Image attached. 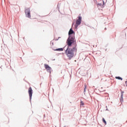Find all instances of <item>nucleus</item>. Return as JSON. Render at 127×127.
<instances>
[{
	"label": "nucleus",
	"instance_id": "13",
	"mask_svg": "<svg viewBox=\"0 0 127 127\" xmlns=\"http://www.w3.org/2000/svg\"><path fill=\"white\" fill-rule=\"evenodd\" d=\"M84 104L83 101L80 102V106H84Z\"/></svg>",
	"mask_w": 127,
	"mask_h": 127
},
{
	"label": "nucleus",
	"instance_id": "10",
	"mask_svg": "<svg viewBox=\"0 0 127 127\" xmlns=\"http://www.w3.org/2000/svg\"><path fill=\"white\" fill-rule=\"evenodd\" d=\"M116 79H118V80H123V78L120 77V76H116L115 77Z\"/></svg>",
	"mask_w": 127,
	"mask_h": 127
},
{
	"label": "nucleus",
	"instance_id": "8",
	"mask_svg": "<svg viewBox=\"0 0 127 127\" xmlns=\"http://www.w3.org/2000/svg\"><path fill=\"white\" fill-rule=\"evenodd\" d=\"M87 91V84H84V94L86 93V91Z\"/></svg>",
	"mask_w": 127,
	"mask_h": 127
},
{
	"label": "nucleus",
	"instance_id": "5",
	"mask_svg": "<svg viewBox=\"0 0 127 127\" xmlns=\"http://www.w3.org/2000/svg\"><path fill=\"white\" fill-rule=\"evenodd\" d=\"M33 90L32 88H31V87H30L28 89V94L30 97V100H31L32 98V94H33Z\"/></svg>",
	"mask_w": 127,
	"mask_h": 127
},
{
	"label": "nucleus",
	"instance_id": "14",
	"mask_svg": "<svg viewBox=\"0 0 127 127\" xmlns=\"http://www.w3.org/2000/svg\"><path fill=\"white\" fill-rule=\"evenodd\" d=\"M98 5H99L100 6H102V3H99L98 4Z\"/></svg>",
	"mask_w": 127,
	"mask_h": 127
},
{
	"label": "nucleus",
	"instance_id": "16",
	"mask_svg": "<svg viewBox=\"0 0 127 127\" xmlns=\"http://www.w3.org/2000/svg\"><path fill=\"white\" fill-rule=\"evenodd\" d=\"M126 122H127V121Z\"/></svg>",
	"mask_w": 127,
	"mask_h": 127
},
{
	"label": "nucleus",
	"instance_id": "4",
	"mask_svg": "<svg viewBox=\"0 0 127 127\" xmlns=\"http://www.w3.org/2000/svg\"><path fill=\"white\" fill-rule=\"evenodd\" d=\"M25 13L28 18L31 17V15H30V9H29V8H27L25 10Z\"/></svg>",
	"mask_w": 127,
	"mask_h": 127
},
{
	"label": "nucleus",
	"instance_id": "1",
	"mask_svg": "<svg viewBox=\"0 0 127 127\" xmlns=\"http://www.w3.org/2000/svg\"><path fill=\"white\" fill-rule=\"evenodd\" d=\"M74 52H77V48L75 46L73 48L67 47L66 50L65 51V54L68 57L69 60H71L74 57Z\"/></svg>",
	"mask_w": 127,
	"mask_h": 127
},
{
	"label": "nucleus",
	"instance_id": "11",
	"mask_svg": "<svg viewBox=\"0 0 127 127\" xmlns=\"http://www.w3.org/2000/svg\"><path fill=\"white\" fill-rule=\"evenodd\" d=\"M102 121H103V123L105 124V125H107V122H106L105 118L102 119Z\"/></svg>",
	"mask_w": 127,
	"mask_h": 127
},
{
	"label": "nucleus",
	"instance_id": "9",
	"mask_svg": "<svg viewBox=\"0 0 127 127\" xmlns=\"http://www.w3.org/2000/svg\"><path fill=\"white\" fill-rule=\"evenodd\" d=\"M55 50V51H63V50H64L63 49V48H59L58 49H56Z\"/></svg>",
	"mask_w": 127,
	"mask_h": 127
},
{
	"label": "nucleus",
	"instance_id": "15",
	"mask_svg": "<svg viewBox=\"0 0 127 127\" xmlns=\"http://www.w3.org/2000/svg\"><path fill=\"white\" fill-rule=\"evenodd\" d=\"M105 29L106 30V29H107V28H105Z\"/></svg>",
	"mask_w": 127,
	"mask_h": 127
},
{
	"label": "nucleus",
	"instance_id": "2",
	"mask_svg": "<svg viewBox=\"0 0 127 127\" xmlns=\"http://www.w3.org/2000/svg\"><path fill=\"white\" fill-rule=\"evenodd\" d=\"M74 42H75L74 36H72V37H69L66 41L67 47L74 48V46H75V48H77V45L76 44H74Z\"/></svg>",
	"mask_w": 127,
	"mask_h": 127
},
{
	"label": "nucleus",
	"instance_id": "12",
	"mask_svg": "<svg viewBox=\"0 0 127 127\" xmlns=\"http://www.w3.org/2000/svg\"><path fill=\"white\" fill-rule=\"evenodd\" d=\"M123 92H122L121 97V98H120V101H121V102H122V100H123Z\"/></svg>",
	"mask_w": 127,
	"mask_h": 127
},
{
	"label": "nucleus",
	"instance_id": "3",
	"mask_svg": "<svg viewBox=\"0 0 127 127\" xmlns=\"http://www.w3.org/2000/svg\"><path fill=\"white\" fill-rule=\"evenodd\" d=\"M82 22V17L79 16L78 19H77L76 21V24L75 25V28H77L80 24H81V22Z\"/></svg>",
	"mask_w": 127,
	"mask_h": 127
},
{
	"label": "nucleus",
	"instance_id": "6",
	"mask_svg": "<svg viewBox=\"0 0 127 127\" xmlns=\"http://www.w3.org/2000/svg\"><path fill=\"white\" fill-rule=\"evenodd\" d=\"M74 34V31L71 28L68 32L69 37H73V36H72V34Z\"/></svg>",
	"mask_w": 127,
	"mask_h": 127
},
{
	"label": "nucleus",
	"instance_id": "7",
	"mask_svg": "<svg viewBox=\"0 0 127 127\" xmlns=\"http://www.w3.org/2000/svg\"><path fill=\"white\" fill-rule=\"evenodd\" d=\"M44 66H45V68H46V69L48 71H49V70H50V69H51V67H50V66H49V65H48V64H45Z\"/></svg>",
	"mask_w": 127,
	"mask_h": 127
}]
</instances>
